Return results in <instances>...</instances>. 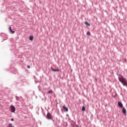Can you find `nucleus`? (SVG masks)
<instances>
[{"mask_svg": "<svg viewBox=\"0 0 127 127\" xmlns=\"http://www.w3.org/2000/svg\"><path fill=\"white\" fill-rule=\"evenodd\" d=\"M46 119H47V120H53V117L52 116V115H51V114H50V113H48L47 114V116H46Z\"/></svg>", "mask_w": 127, "mask_h": 127, "instance_id": "obj_1", "label": "nucleus"}, {"mask_svg": "<svg viewBox=\"0 0 127 127\" xmlns=\"http://www.w3.org/2000/svg\"><path fill=\"white\" fill-rule=\"evenodd\" d=\"M9 111L11 112V113H15V107L12 105H11L9 107Z\"/></svg>", "mask_w": 127, "mask_h": 127, "instance_id": "obj_2", "label": "nucleus"}, {"mask_svg": "<svg viewBox=\"0 0 127 127\" xmlns=\"http://www.w3.org/2000/svg\"><path fill=\"white\" fill-rule=\"evenodd\" d=\"M122 113L124 114V115H127V110L126 108H123L122 109Z\"/></svg>", "mask_w": 127, "mask_h": 127, "instance_id": "obj_3", "label": "nucleus"}, {"mask_svg": "<svg viewBox=\"0 0 127 127\" xmlns=\"http://www.w3.org/2000/svg\"><path fill=\"white\" fill-rule=\"evenodd\" d=\"M63 109L64 111V112H68V108L66 107V106H65L64 105L63 106Z\"/></svg>", "mask_w": 127, "mask_h": 127, "instance_id": "obj_4", "label": "nucleus"}, {"mask_svg": "<svg viewBox=\"0 0 127 127\" xmlns=\"http://www.w3.org/2000/svg\"><path fill=\"white\" fill-rule=\"evenodd\" d=\"M51 69L52 70V71H53L54 72H59L60 71V69L59 68H58V69H54L52 67H51Z\"/></svg>", "mask_w": 127, "mask_h": 127, "instance_id": "obj_5", "label": "nucleus"}, {"mask_svg": "<svg viewBox=\"0 0 127 127\" xmlns=\"http://www.w3.org/2000/svg\"><path fill=\"white\" fill-rule=\"evenodd\" d=\"M118 106L120 108H123V103H122V102H118Z\"/></svg>", "mask_w": 127, "mask_h": 127, "instance_id": "obj_6", "label": "nucleus"}, {"mask_svg": "<svg viewBox=\"0 0 127 127\" xmlns=\"http://www.w3.org/2000/svg\"><path fill=\"white\" fill-rule=\"evenodd\" d=\"M9 31H10V33H14V31H12V29H11V27H9Z\"/></svg>", "mask_w": 127, "mask_h": 127, "instance_id": "obj_7", "label": "nucleus"}, {"mask_svg": "<svg viewBox=\"0 0 127 127\" xmlns=\"http://www.w3.org/2000/svg\"><path fill=\"white\" fill-rule=\"evenodd\" d=\"M82 111L83 112H85V111H86V107H85V106H83L82 108Z\"/></svg>", "mask_w": 127, "mask_h": 127, "instance_id": "obj_8", "label": "nucleus"}, {"mask_svg": "<svg viewBox=\"0 0 127 127\" xmlns=\"http://www.w3.org/2000/svg\"><path fill=\"white\" fill-rule=\"evenodd\" d=\"M53 93V91L52 90H50L48 92V94H52Z\"/></svg>", "mask_w": 127, "mask_h": 127, "instance_id": "obj_9", "label": "nucleus"}, {"mask_svg": "<svg viewBox=\"0 0 127 127\" xmlns=\"http://www.w3.org/2000/svg\"><path fill=\"white\" fill-rule=\"evenodd\" d=\"M85 24H86V25H88V26H90V25H91V24H90V23H89L88 22H85Z\"/></svg>", "mask_w": 127, "mask_h": 127, "instance_id": "obj_10", "label": "nucleus"}, {"mask_svg": "<svg viewBox=\"0 0 127 127\" xmlns=\"http://www.w3.org/2000/svg\"><path fill=\"white\" fill-rule=\"evenodd\" d=\"M116 97H118V94L115 93V95H113V98H116Z\"/></svg>", "mask_w": 127, "mask_h": 127, "instance_id": "obj_11", "label": "nucleus"}, {"mask_svg": "<svg viewBox=\"0 0 127 127\" xmlns=\"http://www.w3.org/2000/svg\"><path fill=\"white\" fill-rule=\"evenodd\" d=\"M87 35H91V33H90V32H87V33H86Z\"/></svg>", "mask_w": 127, "mask_h": 127, "instance_id": "obj_12", "label": "nucleus"}, {"mask_svg": "<svg viewBox=\"0 0 127 127\" xmlns=\"http://www.w3.org/2000/svg\"><path fill=\"white\" fill-rule=\"evenodd\" d=\"M30 40H32V36H30L29 37Z\"/></svg>", "mask_w": 127, "mask_h": 127, "instance_id": "obj_13", "label": "nucleus"}, {"mask_svg": "<svg viewBox=\"0 0 127 127\" xmlns=\"http://www.w3.org/2000/svg\"><path fill=\"white\" fill-rule=\"evenodd\" d=\"M94 79H95V82H97V81H98V79L96 77H95Z\"/></svg>", "mask_w": 127, "mask_h": 127, "instance_id": "obj_14", "label": "nucleus"}, {"mask_svg": "<svg viewBox=\"0 0 127 127\" xmlns=\"http://www.w3.org/2000/svg\"><path fill=\"white\" fill-rule=\"evenodd\" d=\"M11 121L12 122H13V121H14V120L13 118H12V119H11Z\"/></svg>", "mask_w": 127, "mask_h": 127, "instance_id": "obj_15", "label": "nucleus"}, {"mask_svg": "<svg viewBox=\"0 0 127 127\" xmlns=\"http://www.w3.org/2000/svg\"><path fill=\"white\" fill-rule=\"evenodd\" d=\"M27 68H28V69H29V68H30V66L29 65H28V66H27Z\"/></svg>", "mask_w": 127, "mask_h": 127, "instance_id": "obj_16", "label": "nucleus"}, {"mask_svg": "<svg viewBox=\"0 0 127 127\" xmlns=\"http://www.w3.org/2000/svg\"><path fill=\"white\" fill-rule=\"evenodd\" d=\"M76 127H79V126H78V125H76Z\"/></svg>", "mask_w": 127, "mask_h": 127, "instance_id": "obj_17", "label": "nucleus"}, {"mask_svg": "<svg viewBox=\"0 0 127 127\" xmlns=\"http://www.w3.org/2000/svg\"><path fill=\"white\" fill-rule=\"evenodd\" d=\"M32 40H33V36H32Z\"/></svg>", "mask_w": 127, "mask_h": 127, "instance_id": "obj_18", "label": "nucleus"}]
</instances>
